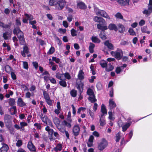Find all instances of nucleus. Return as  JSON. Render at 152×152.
I'll return each mask as SVG.
<instances>
[{"label":"nucleus","mask_w":152,"mask_h":152,"mask_svg":"<svg viewBox=\"0 0 152 152\" xmlns=\"http://www.w3.org/2000/svg\"><path fill=\"white\" fill-rule=\"evenodd\" d=\"M99 23L97 25V27L98 29L102 31H104L108 29L107 26L106 25L107 23L103 18Z\"/></svg>","instance_id":"f257e3e1"},{"label":"nucleus","mask_w":152,"mask_h":152,"mask_svg":"<svg viewBox=\"0 0 152 152\" xmlns=\"http://www.w3.org/2000/svg\"><path fill=\"white\" fill-rule=\"evenodd\" d=\"M11 116L8 114H5L4 116V123L7 129H9L11 125Z\"/></svg>","instance_id":"f03ea898"},{"label":"nucleus","mask_w":152,"mask_h":152,"mask_svg":"<svg viewBox=\"0 0 152 152\" xmlns=\"http://www.w3.org/2000/svg\"><path fill=\"white\" fill-rule=\"evenodd\" d=\"M66 2L65 0H57L56 6V9L59 10H62L65 5Z\"/></svg>","instance_id":"7ed1b4c3"},{"label":"nucleus","mask_w":152,"mask_h":152,"mask_svg":"<svg viewBox=\"0 0 152 152\" xmlns=\"http://www.w3.org/2000/svg\"><path fill=\"white\" fill-rule=\"evenodd\" d=\"M152 12V0H149L148 8L147 10L145 9L143 12L144 14L146 15L147 16L149 15Z\"/></svg>","instance_id":"20e7f679"},{"label":"nucleus","mask_w":152,"mask_h":152,"mask_svg":"<svg viewBox=\"0 0 152 152\" xmlns=\"http://www.w3.org/2000/svg\"><path fill=\"white\" fill-rule=\"evenodd\" d=\"M96 13L97 15H100L108 19H110V16L108 15L103 10H101L99 9L96 10Z\"/></svg>","instance_id":"39448f33"},{"label":"nucleus","mask_w":152,"mask_h":152,"mask_svg":"<svg viewBox=\"0 0 152 152\" xmlns=\"http://www.w3.org/2000/svg\"><path fill=\"white\" fill-rule=\"evenodd\" d=\"M117 52L115 53L114 57L118 60L121 59L123 56V52L122 50L120 48L117 49Z\"/></svg>","instance_id":"423d86ee"},{"label":"nucleus","mask_w":152,"mask_h":152,"mask_svg":"<svg viewBox=\"0 0 152 152\" xmlns=\"http://www.w3.org/2000/svg\"><path fill=\"white\" fill-rule=\"evenodd\" d=\"M107 145V142L104 139H103L99 145L98 149L100 151L104 149Z\"/></svg>","instance_id":"0eeeda50"},{"label":"nucleus","mask_w":152,"mask_h":152,"mask_svg":"<svg viewBox=\"0 0 152 152\" xmlns=\"http://www.w3.org/2000/svg\"><path fill=\"white\" fill-rule=\"evenodd\" d=\"M80 130V128L78 125H76L74 126L72 129L74 136L76 137L79 134Z\"/></svg>","instance_id":"6e6552de"},{"label":"nucleus","mask_w":152,"mask_h":152,"mask_svg":"<svg viewBox=\"0 0 152 152\" xmlns=\"http://www.w3.org/2000/svg\"><path fill=\"white\" fill-rule=\"evenodd\" d=\"M13 33L15 34H16L17 36H18V35H22V34H23L18 26L16 27L14 29Z\"/></svg>","instance_id":"1a4fd4ad"},{"label":"nucleus","mask_w":152,"mask_h":152,"mask_svg":"<svg viewBox=\"0 0 152 152\" xmlns=\"http://www.w3.org/2000/svg\"><path fill=\"white\" fill-rule=\"evenodd\" d=\"M28 148L31 151H36L35 147L31 141L28 142L27 145Z\"/></svg>","instance_id":"9d476101"},{"label":"nucleus","mask_w":152,"mask_h":152,"mask_svg":"<svg viewBox=\"0 0 152 152\" xmlns=\"http://www.w3.org/2000/svg\"><path fill=\"white\" fill-rule=\"evenodd\" d=\"M23 50L21 52V54L23 57H25V54H28L29 53V48L28 46H25L23 47Z\"/></svg>","instance_id":"9b49d317"},{"label":"nucleus","mask_w":152,"mask_h":152,"mask_svg":"<svg viewBox=\"0 0 152 152\" xmlns=\"http://www.w3.org/2000/svg\"><path fill=\"white\" fill-rule=\"evenodd\" d=\"M104 45L107 46L110 50H113L114 49V46L112 43H110L108 40L104 42Z\"/></svg>","instance_id":"f8f14e48"},{"label":"nucleus","mask_w":152,"mask_h":152,"mask_svg":"<svg viewBox=\"0 0 152 152\" xmlns=\"http://www.w3.org/2000/svg\"><path fill=\"white\" fill-rule=\"evenodd\" d=\"M76 86L79 91L80 94L82 93L83 90V83H80L79 84L76 83Z\"/></svg>","instance_id":"ddd939ff"},{"label":"nucleus","mask_w":152,"mask_h":152,"mask_svg":"<svg viewBox=\"0 0 152 152\" xmlns=\"http://www.w3.org/2000/svg\"><path fill=\"white\" fill-rule=\"evenodd\" d=\"M77 7L81 10H85L86 9L87 6L83 2H80L77 3Z\"/></svg>","instance_id":"4468645a"},{"label":"nucleus","mask_w":152,"mask_h":152,"mask_svg":"<svg viewBox=\"0 0 152 152\" xmlns=\"http://www.w3.org/2000/svg\"><path fill=\"white\" fill-rule=\"evenodd\" d=\"M17 104L18 106L21 107L26 105V104L23 102L21 97L18 98L17 101Z\"/></svg>","instance_id":"2eb2a0df"},{"label":"nucleus","mask_w":152,"mask_h":152,"mask_svg":"<svg viewBox=\"0 0 152 152\" xmlns=\"http://www.w3.org/2000/svg\"><path fill=\"white\" fill-rule=\"evenodd\" d=\"M8 149V146L6 144H3L2 147L0 148V152H7Z\"/></svg>","instance_id":"dca6fc26"},{"label":"nucleus","mask_w":152,"mask_h":152,"mask_svg":"<svg viewBox=\"0 0 152 152\" xmlns=\"http://www.w3.org/2000/svg\"><path fill=\"white\" fill-rule=\"evenodd\" d=\"M103 115H101L100 117L99 123L100 125L101 126H103L106 124L105 120L104 119V117H103Z\"/></svg>","instance_id":"f3484780"},{"label":"nucleus","mask_w":152,"mask_h":152,"mask_svg":"<svg viewBox=\"0 0 152 152\" xmlns=\"http://www.w3.org/2000/svg\"><path fill=\"white\" fill-rule=\"evenodd\" d=\"M108 28L110 30H114L115 31H117L118 30L116 26L113 23L110 24L108 26Z\"/></svg>","instance_id":"a211bd4d"},{"label":"nucleus","mask_w":152,"mask_h":152,"mask_svg":"<svg viewBox=\"0 0 152 152\" xmlns=\"http://www.w3.org/2000/svg\"><path fill=\"white\" fill-rule=\"evenodd\" d=\"M12 34V31H6L3 34V37L5 40L8 39L9 37H10Z\"/></svg>","instance_id":"6ab92c4d"},{"label":"nucleus","mask_w":152,"mask_h":152,"mask_svg":"<svg viewBox=\"0 0 152 152\" xmlns=\"http://www.w3.org/2000/svg\"><path fill=\"white\" fill-rule=\"evenodd\" d=\"M118 31L120 33H123L125 31V27L121 24L119 23L118 25Z\"/></svg>","instance_id":"aec40b11"},{"label":"nucleus","mask_w":152,"mask_h":152,"mask_svg":"<svg viewBox=\"0 0 152 152\" xmlns=\"http://www.w3.org/2000/svg\"><path fill=\"white\" fill-rule=\"evenodd\" d=\"M92 42L94 43H99L101 41L96 37L93 36L91 38Z\"/></svg>","instance_id":"412c9836"},{"label":"nucleus","mask_w":152,"mask_h":152,"mask_svg":"<svg viewBox=\"0 0 152 152\" xmlns=\"http://www.w3.org/2000/svg\"><path fill=\"white\" fill-rule=\"evenodd\" d=\"M84 74L82 70H80L78 75V77L80 80H82L84 78Z\"/></svg>","instance_id":"4be33fe9"},{"label":"nucleus","mask_w":152,"mask_h":152,"mask_svg":"<svg viewBox=\"0 0 152 152\" xmlns=\"http://www.w3.org/2000/svg\"><path fill=\"white\" fill-rule=\"evenodd\" d=\"M109 105L111 108L113 109L115 108L116 105L114 101L112 99H110L109 101Z\"/></svg>","instance_id":"5701e85b"},{"label":"nucleus","mask_w":152,"mask_h":152,"mask_svg":"<svg viewBox=\"0 0 152 152\" xmlns=\"http://www.w3.org/2000/svg\"><path fill=\"white\" fill-rule=\"evenodd\" d=\"M89 44V52L91 53H93L94 52V48L95 47V45L91 42H90Z\"/></svg>","instance_id":"b1692460"},{"label":"nucleus","mask_w":152,"mask_h":152,"mask_svg":"<svg viewBox=\"0 0 152 152\" xmlns=\"http://www.w3.org/2000/svg\"><path fill=\"white\" fill-rule=\"evenodd\" d=\"M114 66L110 63L108 64V66L106 67L105 70L107 72H110L114 69Z\"/></svg>","instance_id":"393cba45"},{"label":"nucleus","mask_w":152,"mask_h":152,"mask_svg":"<svg viewBox=\"0 0 152 152\" xmlns=\"http://www.w3.org/2000/svg\"><path fill=\"white\" fill-rule=\"evenodd\" d=\"M99 64L103 68H106V67L107 66V63L106 61L104 60H101Z\"/></svg>","instance_id":"a878e982"},{"label":"nucleus","mask_w":152,"mask_h":152,"mask_svg":"<svg viewBox=\"0 0 152 152\" xmlns=\"http://www.w3.org/2000/svg\"><path fill=\"white\" fill-rule=\"evenodd\" d=\"M62 145L61 144H58L57 146L54 148V150L56 152H57L58 150L60 151L62 150Z\"/></svg>","instance_id":"bb28decb"},{"label":"nucleus","mask_w":152,"mask_h":152,"mask_svg":"<svg viewBox=\"0 0 152 152\" xmlns=\"http://www.w3.org/2000/svg\"><path fill=\"white\" fill-rule=\"evenodd\" d=\"M101 110L102 113H103L102 115L104 114H107V110L105 106L102 104L101 105Z\"/></svg>","instance_id":"cd10ccee"},{"label":"nucleus","mask_w":152,"mask_h":152,"mask_svg":"<svg viewBox=\"0 0 152 152\" xmlns=\"http://www.w3.org/2000/svg\"><path fill=\"white\" fill-rule=\"evenodd\" d=\"M5 71L9 74L11 72L12 70H13L10 66L8 65H7L5 66Z\"/></svg>","instance_id":"c85d7f7f"},{"label":"nucleus","mask_w":152,"mask_h":152,"mask_svg":"<svg viewBox=\"0 0 152 152\" xmlns=\"http://www.w3.org/2000/svg\"><path fill=\"white\" fill-rule=\"evenodd\" d=\"M9 104L11 106H13L15 104V102L14 99L10 98L9 99Z\"/></svg>","instance_id":"c756f323"},{"label":"nucleus","mask_w":152,"mask_h":152,"mask_svg":"<svg viewBox=\"0 0 152 152\" xmlns=\"http://www.w3.org/2000/svg\"><path fill=\"white\" fill-rule=\"evenodd\" d=\"M92 96H89L88 98V100L91 101V102L93 103L96 101L97 100L95 98V95H94Z\"/></svg>","instance_id":"7c9ffc66"},{"label":"nucleus","mask_w":152,"mask_h":152,"mask_svg":"<svg viewBox=\"0 0 152 152\" xmlns=\"http://www.w3.org/2000/svg\"><path fill=\"white\" fill-rule=\"evenodd\" d=\"M131 124L128 123L124 125L122 127V131L124 132L126 131L127 129L130 126Z\"/></svg>","instance_id":"2f4dec72"},{"label":"nucleus","mask_w":152,"mask_h":152,"mask_svg":"<svg viewBox=\"0 0 152 152\" xmlns=\"http://www.w3.org/2000/svg\"><path fill=\"white\" fill-rule=\"evenodd\" d=\"M148 28L147 26H145L141 28V31L142 33H146L148 34H149L150 31H147Z\"/></svg>","instance_id":"473e14b6"},{"label":"nucleus","mask_w":152,"mask_h":152,"mask_svg":"<svg viewBox=\"0 0 152 152\" xmlns=\"http://www.w3.org/2000/svg\"><path fill=\"white\" fill-rule=\"evenodd\" d=\"M100 37L103 40H104L107 39L106 35L104 32H101L99 35Z\"/></svg>","instance_id":"72a5a7b5"},{"label":"nucleus","mask_w":152,"mask_h":152,"mask_svg":"<svg viewBox=\"0 0 152 152\" xmlns=\"http://www.w3.org/2000/svg\"><path fill=\"white\" fill-rule=\"evenodd\" d=\"M87 93L88 95L90 96H91L93 95H94L92 89L90 88H89L88 89L87 91Z\"/></svg>","instance_id":"f704fd0d"},{"label":"nucleus","mask_w":152,"mask_h":152,"mask_svg":"<svg viewBox=\"0 0 152 152\" xmlns=\"http://www.w3.org/2000/svg\"><path fill=\"white\" fill-rule=\"evenodd\" d=\"M61 80L59 82V83L61 86L64 87H66L67 86L66 82L64 80Z\"/></svg>","instance_id":"c9c22d12"},{"label":"nucleus","mask_w":152,"mask_h":152,"mask_svg":"<svg viewBox=\"0 0 152 152\" xmlns=\"http://www.w3.org/2000/svg\"><path fill=\"white\" fill-rule=\"evenodd\" d=\"M121 137L120 132H118V133L116 134L115 139V141L116 142H118L119 141L120 139L121 138Z\"/></svg>","instance_id":"e433bc0d"},{"label":"nucleus","mask_w":152,"mask_h":152,"mask_svg":"<svg viewBox=\"0 0 152 152\" xmlns=\"http://www.w3.org/2000/svg\"><path fill=\"white\" fill-rule=\"evenodd\" d=\"M57 0H50L49 2V5L50 6L55 5L56 6Z\"/></svg>","instance_id":"4c0bfd02"},{"label":"nucleus","mask_w":152,"mask_h":152,"mask_svg":"<svg viewBox=\"0 0 152 152\" xmlns=\"http://www.w3.org/2000/svg\"><path fill=\"white\" fill-rule=\"evenodd\" d=\"M77 91L75 89H72L71 91L70 94L72 96L75 97L77 96Z\"/></svg>","instance_id":"58836bf2"},{"label":"nucleus","mask_w":152,"mask_h":152,"mask_svg":"<svg viewBox=\"0 0 152 152\" xmlns=\"http://www.w3.org/2000/svg\"><path fill=\"white\" fill-rule=\"evenodd\" d=\"M102 18H103L102 17L96 16L94 17V20L95 22L99 23Z\"/></svg>","instance_id":"ea45409f"},{"label":"nucleus","mask_w":152,"mask_h":152,"mask_svg":"<svg viewBox=\"0 0 152 152\" xmlns=\"http://www.w3.org/2000/svg\"><path fill=\"white\" fill-rule=\"evenodd\" d=\"M43 95L45 100L50 98L48 94L45 91H43Z\"/></svg>","instance_id":"a19ab883"},{"label":"nucleus","mask_w":152,"mask_h":152,"mask_svg":"<svg viewBox=\"0 0 152 152\" xmlns=\"http://www.w3.org/2000/svg\"><path fill=\"white\" fill-rule=\"evenodd\" d=\"M96 86L98 90H100L102 88V84L100 82H98L97 83Z\"/></svg>","instance_id":"79ce46f5"},{"label":"nucleus","mask_w":152,"mask_h":152,"mask_svg":"<svg viewBox=\"0 0 152 152\" xmlns=\"http://www.w3.org/2000/svg\"><path fill=\"white\" fill-rule=\"evenodd\" d=\"M115 17L117 18L120 19H123V16L120 12L117 13L115 15Z\"/></svg>","instance_id":"37998d69"},{"label":"nucleus","mask_w":152,"mask_h":152,"mask_svg":"<svg viewBox=\"0 0 152 152\" xmlns=\"http://www.w3.org/2000/svg\"><path fill=\"white\" fill-rule=\"evenodd\" d=\"M128 32L130 33V34L131 35H136L135 32L134 31L133 29L131 28H129Z\"/></svg>","instance_id":"c03bdc74"},{"label":"nucleus","mask_w":152,"mask_h":152,"mask_svg":"<svg viewBox=\"0 0 152 152\" xmlns=\"http://www.w3.org/2000/svg\"><path fill=\"white\" fill-rule=\"evenodd\" d=\"M20 43L21 45H25L26 44L25 41L24 37L19 39Z\"/></svg>","instance_id":"a18cd8bd"},{"label":"nucleus","mask_w":152,"mask_h":152,"mask_svg":"<svg viewBox=\"0 0 152 152\" xmlns=\"http://www.w3.org/2000/svg\"><path fill=\"white\" fill-rule=\"evenodd\" d=\"M76 33V31L73 28H72L71 30V34L72 37L77 36V34Z\"/></svg>","instance_id":"49530a36"},{"label":"nucleus","mask_w":152,"mask_h":152,"mask_svg":"<svg viewBox=\"0 0 152 152\" xmlns=\"http://www.w3.org/2000/svg\"><path fill=\"white\" fill-rule=\"evenodd\" d=\"M55 51V49L53 47H51L49 49L48 53L50 54H51L53 53Z\"/></svg>","instance_id":"de8ad7c7"},{"label":"nucleus","mask_w":152,"mask_h":152,"mask_svg":"<svg viewBox=\"0 0 152 152\" xmlns=\"http://www.w3.org/2000/svg\"><path fill=\"white\" fill-rule=\"evenodd\" d=\"M52 60L53 61H55L56 63L58 64L60 61L59 58H57L55 57H52Z\"/></svg>","instance_id":"09e8293b"},{"label":"nucleus","mask_w":152,"mask_h":152,"mask_svg":"<svg viewBox=\"0 0 152 152\" xmlns=\"http://www.w3.org/2000/svg\"><path fill=\"white\" fill-rule=\"evenodd\" d=\"M25 16L27 18V19L29 20H32L33 18L32 15H29L27 13L25 14Z\"/></svg>","instance_id":"8fccbe9b"},{"label":"nucleus","mask_w":152,"mask_h":152,"mask_svg":"<svg viewBox=\"0 0 152 152\" xmlns=\"http://www.w3.org/2000/svg\"><path fill=\"white\" fill-rule=\"evenodd\" d=\"M23 67L26 69H28V64L27 62L26 61L23 62Z\"/></svg>","instance_id":"3c124183"},{"label":"nucleus","mask_w":152,"mask_h":152,"mask_svg":"<svg viewBox=\"0 0 152 152\" xmlns=\"http://www.w3.org/2000/svg\"><path fill=\"white\" fill-rule=\"evenodd\" d=\"M65 78L68 80H69L71 79V76L68 72H66L64 74H63Z\"/></svg>","instance_id":"603ef678"},{"label":"nucleus","mask_w":152,"mask_h":152,"mask_svg":"<svg viewBox=\"0 0 152 152\" xmlns=\"http://www.w3.org/2000/svg\"><path fill=\"white\" fill-rule=\"evenodd\" d=\"M90 68L91 69V71L92 72V73L93 75H95L96 74V72L95 71L94 69V66L91 65L90 66Z\"/></svg>","instance_id":"864d4df0"},{"label":"nucleus","mask_w":152,"mask_h":152,"mask_svg":"<svg viewBox=\"0 0 152 152\" xmlns=\"http://www.w3.org/2000/svg\"><path fill=\"white\" fill-rule=\"evenodd\" d=\"M22 145V141L21 140H18L16 143V145L18 147H20Z\"/></svg>","instance_id":"5fc2aeb1"},{"label":"nucleus","mask_w":152,"mask_h":152,"mask_svg":"<svg viewBox=\"0 0 152 152\" xmlns=\"http://www.w3.org/2000/svg\"><path fill=\"white\" fill-rule=\"evenodd\" d=\"M63 74H61L59 73H58L56 74V77L58 79L61 80V75H63Z\"/></svg>","instance_id":"6e6d98bb"},{"label":"nucleus","mask_w":152,"mask_h":152,"mask_svg":"<svg viewBox=\"0 0 152 152\" xmlns=\"http://www.w3.org/2000/svg\"><path fill=\"white\" fill-rule=\"evenodd\" d=\"M11 75L12 78L13 80H15L16 79V76L14 72H11Z\"/></svg>","instance_id":"4d7b16f0"},{"label":"nucleus","mask_w":152,"mask_h":152,"mask_svg":"<svg viewBox=\"0 0 152 152\" xmlns=\"http://www.w3.org/2000/svg\"><path fill=\"white\" fill-rule=\"evenodd\" d=\"M47 125H48L50 126L53 127V125L52 124V123L51 121L48 118L47 120V121L46 122V123L45 124Z\"/></svg>","instance_id":"13d9d810"},{"label":"nucleus","mask_w":152,"mask_h":152,"mask_svg":"<svg viewBox=\"0 0 152 152\" xmlns=\"http://www.w3.org/2000/svg\"><path fill=\"white\" fill-rule=\"evenodd\" d=\"M10 109L11 110V109H13L14 110V111L13 112V113L12 114H11L12 115H14L15 114L17 113V109L16 108V107L15 106H13L12 107H11L10 108Z\"/></svg>","instance_id":"bf43d9fd"},{"label":"nucleus","mask_w":152,"mask_h":152,"mask_svg":"<svg viewBox=\"0 0 152 152\" xmlns=\"http://www.w3.org/2000/svg\"><path fill=\"white\" fill-rule=\"evenodd\" d=\"M117 1L119 4L121 5H125V2L124 0H118Z\"/></svg>","instance_id":"052dcab7"},{"label":"nucleus","mask_w":152,"mask_h":152,"mask_svg":"<svg viewBox=\"0 0 152 152\" xmlns=\"http://www.w3.org/2000/svg\"><path fill=\"white\" fill-rule=\"evenodd\" d=\"M121 70L120 67H117L115 70V72L117 74H120Z\"/></svg>","instance_id":"680f3d73"},{"label":"nucleus","mask_w":152,"mask_h":152,"mask_svg":"<svg viewBox=\"0 0 152 152\" xmlns=\"http://www.w3.org/2000/svg\"><path fill=\"white\" fill-rule=\"evenodd\" d=\"M47 103L49 105H51L52 104V102L50 98L45 100Z\"/></svg>","instance_id":"e2e57ef3"},{"label":"nucleus","mask_w":152,"mask_h":152,"mask_svg":"<svg viewBox=\"0 0 152 152\" xmlns=\"http://www.w3.org/2000/svg\"><path fill=\"white\" fill-rule=\"evenodd\" d=\"M48 118L47 116H45L42 118L41 120L42 121L45 123H46V122Z\"/></svg>","instance_id":"0e129e2a"},{"label":"nucleus","mask_w":152,"mask_h":152,"mask_svg":"<svg viewBox=\"0 0 152 152\" xmlns=\"http://www.w3.org/2000/svg\"><path fill=\"white\" fill-rule=\"evenodd\" d=\"M32 64L35 69H36L38 68V64L37 62L36 61H34L33 62Z\"/></svg>","instance_id":"69168bd1"},{"label":"nucleus","mask_w":152,"mask_h":152,"mask_svg":"<svg viewBox=\"0 0 152 152\" xmlns=\"http://www.w3.org/2000/svg\"><path fill=\"white\" fill-rule=\"evenodd\" d=\"M54 123H56L57 124H59L60 123L59 119L57 117H55L54 119Z\"/></svg>","instance_id":"338daca9"},{"label":"nucleus","mask_w":152,"mask_h":152,"mask_svg":"<svg viewBox=\"0 0 152 152\" xmlns=\"http://www.w3.org/2000/svg\"><path fill=\"white\" fill-rule=\"evenodd\" d=\"M58 31L60 33H66V29H62L61 28H59L58 30Z\"/></svg>","instance_id":"774afa93"}]
</instances>
